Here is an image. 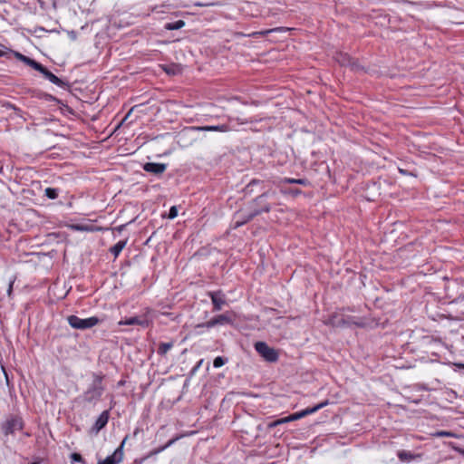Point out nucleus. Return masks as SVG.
<instances>
[{"mask_svg": "<svg viewBox=\"0 0 464 464\" xmlns=\"http://www.w3.org/2000/svg\"><path fill=\"white\" fill-rule=\"evenodd\" d=\"M277 204V197L276 190L267 189L259 196H257L252 203L251 210L247 215V218L242 221L237 220L234 224V228H237L253 218L270 211L273 205Z\"/></svg>", "mask_w": 464, "mask_h": 464, "instance_id": "nucleus-1", "label": "nucleus"}, {"mask_svg": "<svg viewBox=\"0 0 464 464\" xmlns=\"http://www.w3.org/2000/svg\"><path fill=\"white\" fill-rule=\"evenodd\" d=\"M103 378L104 375L102 373H92V382L82 395L84 402L96 404L101 400L105 391V387L102 383Z\"/></svg>", "mask_w": 464, "mask_h": 464, "instance_id": "nucleus-2", "label": "nucleus"}, {"mask_svg": "<svg viewBox=\"0 0 464 464\" xmlns=\"http://www.w3.org/2000/svg\"><path fill=\"white\" fill-rule=\"evenodd\" d=\"M68 324L74 329L85 330L97 325L102 322L97 316H92L86 319H82L77 315H69L67 317Z\"/></svg>", "mask_w": 464, "mask_h": 464, "instance_id": "nucleus-3", "label": "nucleus"}, {"mask_svg": "<svg viewBox=\"0 0 464 464\" xmlns=\"http://www.w3.org/2000/svg\"><path fill=\"white\" fill-rule=\"evenodd\" d=\"M23 429L24 421L23 419L18 415L9 416L1 425V430L5 436L12 435L16 430H21Z\"/></svg>", "mask_w": 464, "mask_h": 464, "instance_id": "nucleus-4", "label": "nucleus"}, {"mask_svg": "<svg viewBox=\"0 0 464 464\" xmlns=\"http://www.w3.org/2000/svg\"><path fill=\"white\" fill-rule=\"evenodd\" d=\"M255 349L265 359V361L268 362H276L278 361V352L275 348L270 347L266 343L256 342L255 343Z\"/></svg>", "mask_w": 464, "mask_h": 464, "instance_id": "nucleus-5", "label": "nucleus"}, {"mask_svg": "<svg viewBox=\"0 0 464 464\" xmlns=\"http://www.w3.org/2000/svg\"><path fill=\"white\" fill-rule=\"evenodd\" d=\"M327 404H328V400H325L324 401H323L321 403H318V404H316L314 407H309V408H306V409H304V410H303L301 411H297V412H295L293 414H290L283 421L286 422V421H294V420H300V419H302V418H304V417H305V416H307L309 414L316 412L317 411H319L320 409L324 408Z\"/></svg>", "mask_w": 464, "mask_h": 464, "instance_id": "nucleus-6", "label": "nucleus"}, {"mask_svg": "<svg viewBox=\"0 0 464 464\" xmlns=\"http://www.w3.org/2000/svg\"><path fill=\"white\" fill-rule=\"evenodd\" d=\"M128 440V436H126L121 441V445L114 450V452L108 456L105 459L100 460L97 464H118L123 459V447Z\"/></svg>", "mask_w": 464, "mask_h": 464, "instance_id": "nucleus-7", "label": "nucleus"}, {"mask_svg": "<svg viewBox=\"0 0 464 464\" xmlns=\"http://www.w3.org/2000/svg\"><path fill=\"white\" fill-rule=\"evenodd\" d=\"M335 59L342 66L351 67L352 69L359 68L358 61L353 59L348 53H338Z\"/></svg>", "mask_w": 464, "mask_h": 464, "instance_id": "nucleus-8", "label": "nucleus"}, {"mask_svg": "<svg viewBox=\"0 0 464 464\" xmlns=\"http://www.w3.org/2000/svg\"><path fill=\"white\" fill-rule=\"evenodd\" d=\"M143 169L147 172H150V173L155 175V176H160L167 169V164L156 163V162H147L143 165Z\"/></svg>", "mask_w": 464, "mask_h": 464, "instance_id": "nucleus-9", "label": "nucleus"}, {"mask_svg": "<svg viewBox=\"0 0 464 464\" xmlns=\"http://www.w3.org/2000/svg\"><path fill=\"white\" fill-rule=\"evenodd\" d=\"M41 68L42 69L38 70L37 72H41L44 76V78L49 80L51 82H53V84L59 86V87H63V88H65L66 86H68L63 80H61L56 75H54L52 72H50L43 64H41Z\"/></svg>", "mask_w": 464, "mask_h": 464, "instance_id": "nucleus-10", "label": "nucleus"}, {"mask_svg": "<svg viewBox=\"0 0 464 464\" xmlns=\"http://www.w3.org/2000/svg\"><path fill=\"white\" fill-rule=\"evenodd\" d=\"M120 325H140L142 327H148L150 321L145 317L133 316L119 322Z\"/></svg>", "mask_w": 464, "mask_h": 464, "instance_id": "nucleus-11", "label": "nucleus"}, {"mask_svg": "<svg viewBox=\"0 0 464 464\" xmlns=\"http://www.w3.org/2000/svg\"><path fill=\"white\" fill-rule=\"evenodd\" d=\"M109 417L110 415L108 411H102L96 420L94 425L92 427V431L97 434L101 430H102L107 425Z\"/></svg>", "mask_w": 464, "mask_h": 464, "instance_id": "nucleus-12", "label": "nucleus"}, {"mask_svg": "<svg viewBox=\"0 0 464 464\" xmlns=\"http://www.w3.org/2000/svg\"><path fill=\"white\" fill-rule=\"evenodd\" d=\"M228 322H229V319L227 316H225V315H218V316L214 317L211 320L208 321L207 323L198 324L196 327L197 328H199V327L211 328V327L216 326L218 324H227Z\"/></svg>", "mask_w": 464, "mask_h": 464, "instance_id": "nucleus-13", "label": "nucleus"}, {"mask_svg": "<svg viewBox=\"0 0 464 464\" xmlns=\"http://www.w3.org/2000/svg\"><path fill=\"white\" fill-rule=\"evenodd\" d=\"M239 9L246 15L257 16L259 14V10L254 2H246L243 6L239 7Z\"/></svg>", "mask_w": 464, "mask_h": 464, "instance_id": "nucleus-14", "label": "nucleus"}, {"mask_svg": "<svg viewBox=\"0 0 464 464\" xmlns=\"http://www.w3.org/2000/svg\"><path fill=\"white\" fill-rule=\"evenodd\" d=\"M181 438V436H176L174 438H172L171 440H169L165 445L160 447V448H157V449H154L152 450L151 451H150L148 453V455L146 456V458H150L154 455H157L160 452H162L163 450H165L167 448L170 447L171 445H173L177 440H179V439Z\"/></svg>", "mask_w": 464, "mask_h": 464, "instance_id": "nucleus-15", "label": "nucleus"}, {"mask_svg": "<svg viewBox=\"0 0 464 464\" xmlns=\"http://www.w3.org/2000/svg\"><path fill=\"white\" fill-rule=\"evenodd\" d=\"M283 28H274V29H270V30H266V31H260V32H252L250 34H242V33H238V32H234V36H256V35H266V34H268L272 32H276V31H279V30H282Z\"/></svg>", "mask_w": 464, "mask_h": 464, "instance_id": "nucleus-16", "label": "nucleus"}, {"mask_svg": "<svg viewBox=\"0 0 464 464\" xmlns=\"http://www.w3.org/2000/svg\"><path fill=\"white\" fill-rule=\"evenodd\" d=\"M174 346V342L160 343L158 347V354L164 356Z\"/></svg>", "mask_w": 464, "mask_h": 464, "instance_id": "nucleus-17", "label": "nucleus"}, {"mask_svg": "<svg viewBox=\"0 0 464 464\" xmlns=\"http://www.w3.org/2000/svg\"><path fill=\"white\" fill-rule=\"evenodd\" d=\"M127 240H121L110 248V252L117 257L122 249L125 247Z\"/></svg>", "mask_w": 464, "mask_h": 464, "instance_id": "nucleus-18", "label": "nucleus"}, {"mask_svg": "<svg viewBox=\"0 0 464 464\" xmlns=\"http://www.w3.org/2000/svg\"><path fill=\"white\" fill-rule=\"evenodd\" d=\"M264 181L259 179H252L249 183L242 189L246 194H250L254 191V187L263 186Z\"/></svg>", "mask_w": 464, "mask_h": 464, "instance_id": "nucleus-19", "label": "nucleus"}, {"mask_svg": "<svg viewBox=\"0 0 464 464\" xmlns=\"http://www.w3.org/2000/svg\"><path fill=\"white\" fill-rule=\"evenodd\" d=\"M340 314L338 313H333L329 315L328 319L325 321L326 325H331L333 327H339L340 322H339Z\"/></svg>", "mask_w": 464, "mask_h": 464, "instance_id": "nucleus-20", "label": "nucleus"}, {"mask_svg": "<svg viewBox=\"0 0 464 464\" xmlns=\"http://www.w3.org/2000/svg\"><path fill=\"white\" fill-rule=\"evenodd\" d=\"M185 25V22L183 20H178L172 23H167L164 26L166 30H179L181 29Z\"/></svg>", "mask_w": 464, "mask_h": 464, "instance_id": "nucleus-21", "label": "nucleus"}, {"mask_svg": "<svg viewBox=\"0 0 464 464\" xmlns=\"http://www.w3.org/2000/svg\"><path fill=\"white\" fill-rule=\"evenodd\" d=\"M397 456L401 461L408 462L414 459V455L411 451L400 450Z\"/></svg>", "mask_w": 464, "mask_h": 464, "instance_id": "nucleus-22", "label": "nucleus"}, {"mask_svg": "<svg viewBox=\"0 0 464 464\" xmlns=\"http://www.w3.org/2000/svg\"><path fill=\"white\" fill-rule=\"evenodd\" d=\"M284 183L288 184H300L303 186H308L310 184L309 180L306 179H292V178H285L283 179Z\"/></svg>", "mask_w": 464, "mask_h": 464, "instance_id": "nucleus-23", "label": "nucleus"}, {"mask_svg": "<svg viewBox=\"0 0 464 464\" xmlns=\"http://www.w3.org/2000/svg\"><path fill=\"white\" fill-rule=\"evenodd\" d=\"M23 63L30 67H32L33 69H34L35 71H38L41 68V63L36 62L35 60L28 57V56H24V58H23Z\"/></svg>", "mask_w": 464, "mask_h": 464, "instance_id": "nucleus-24", "label": "nucleus"}, {"mask_svg": "<svg viewBox=\"0 0 464 464\" xmlns=\"http://www.w3.org/2000/svg\"><path fill=\"white\" fill-rule=\"evenodd\" d=\"M72 229L76 230V231H89V232H93V231H96L98 230V228H96L95 227L92 226V225H82V224H75V225H72Z\"/></svg>", "mask_w": 464, "mask_h": 464, "instance_id": "nucleus-25", "label": "nucleus"}, {"mask_svg": "<svg viewBox=\"0 0 464 464\" xmlns=\"http://www.w3.org/2000/svg\"><path fill=\"white\" fill-rule=\"evenodd\" d=\"M60 190L55 188H46L44 189V195L50 199H55L59 196Z\"/></svg>", "mask_w": 464, "mask_h": 464, "instance_id": "nucleus-26", "label": "nucleus"}, {"mask_svg": "<svg viewBox=\"0 0 464 464\" xmlns=\"http://www.w3.org/2000/svg\"><path fill=\"white\" fill-rule=\"evenodd\" d=\"M207 130H219V131H228L229 126L227 124L216 125V126H208L204 128Z\"/></svg>", "mask_w": 464, "mask_h": 464, "instance_id": "nucleus-27", "label": "nucleus"}, {"mask_svg": "<svg viewBox=\"0 0 464 464\" xmlns=\"http://www.w3.org/2000/svg\"><path fill=\"white\" fill-rule=\"evenodd\" d=\"M227 362V359L223 358L221 356H218L214 359L213 366L215 368H219V367L223 366Z\"/></svg>", "mask_w": 464, "mask_h": 464, "instance_id": "nucleus-28", "label": "nucleus"}, {"mask_svg": "<svg viewBox=\"0 0 464 464\" xmlns=\"http://www.w3.org/2000/svg\"><path fill=\"white\" fill-rule=\"evenodd\" d=\"M71 459H72V462H73V461H75V462H82V463H84V462H85V461H84V459H83V458L82 457V455H81V454H79V453H72V454L71 455Z\"/></svg>", "mask_w": 464, "mask_h": 464, "instance_id": "nucleus-29", "label": "nucleus"}, {"mask_svg": "<svg viewBox=\"0 0 464 464\" xmlns=\"http://www.w3.org/2000/svg\"><path fill=\"white\" fill-rule=\"evenodd\" d=\"M284 192L292 195L293 197H297L302 193L301 189L299 188H289L287 190H285Z\"/></svg>", "mask_w": 464, "mask_h": 464, "instance_id": "nucleus-30", "label": "nucleus"}, {"mask_svg": "<svg viewBox=\"0 0 464 464\" xmlns=\"http://www.w3.org/2000/svg\"><path fill=\"white\" fill-rule=\"evenodd\" d=\"M339 322H340L339 327H343V326H347V325L351 324L349 318H344L343 315H342V314H340Z\"/></svg>", "mask_w": 464, "mask_h": 464, "instance_id": "nucleus-31", "label": "nucleus"}, {"mask_svg": "<svg viewBox=\"0 0 464 464\" xmlns=\"http://www.w3.org/2000/svg\"><path fill=\"white\" fill-rule=\"evenodd\" d=\"M178 216V209H177V207L173 206L170 208L169 211V215H168V218H170V219H173L175 218L176 217Z\"/></svg>", "mask_w": 464, "mask_h": 464, "instance_id": "nucleus-32", "label": "nucleus"}, {"mask_svg": "<svg viewBox=\"0 0 464 464\" xmlns=\"http://www.w3.org/2000/svg\"><path fill=\"white\" fill-rule=\"evenodd\" d=\"M137 106H133L129 111L128 113L125 115V117L122 119L121 124H124L128 120L129 118H130V115L132 113V111L135 110Z\"/></svg>", "mask_w": 464, "mask_h": 464, "instance_id": "nucleus-33", "label": "nucleus"}, {"mask_svg": "<svg viewBox=\"0 0 464 464\" xmlns=\"http://www.w3.org/2000/svg\"><path fill=\"white\" fill-rule=\"evenodd\" d=\"M127 225L128 224H122L121 226H118V227H114L113 229L116 230L117 232L121 233V231H123L125 229Z\"/></svg>", "mask_w": 464, "mask_h": 464, "instance_id": "nucleus-34", "label": "nucleus"}, {"mask_svg": "<svg viewBox=\"0 0 464 464\" xmlns=\"http://www.w3.org/2000/svg\"><path fill=\"white\" fill-rule=\"evenodd\" d=\"M213 304L217 309H220V303L218 301L216 297H212Z\"/></svg>", "mask_w": 464, "mask_h": 464, "instance_id": "nucleus-35", "label": "nucleus"}, {"mask_svg": "<svg viewBox=\"0 0 464 464\" xmlns=\"http://www.w3.org/2000/svg\"><path fill=\"white\" fill-rule=\"evenodd\" d=\"M5 107H6V108L13 109V110H14V111H19V109H18V108H16V106H15V105H14V104H12V103H9V102H7V103H6Z\"/></svg>", "mask_w": 464, "mask_h": 464, "instance_id": "nucleus-36", "label": "nucleus"}, {"mask_svg": "<svg viewBox=\"0 0 464 464\" xmlns=\"http://www.w3.org/2000/svg\"><path fill=\"white\" fill-rule=\"evenodd\" d=\"M24 56H25V55H24V54H22V53H15V57H16L19 61H21V62H23V58H24Z\"/></svg>", "mask_w": 464, "mask_h": 464, "instance_id": "nucleus-37", "label": "nucleus"}, {"mask_svg": "<svg viewBox=\"0 0 464 464\" xmlns=\"http://www.w3.org/2000/svg\"><path fill=\"white\" fill-rule=\"evenodd\" d=\"M399 171H400V173H401L403 175H411V173H410L408 170L401 169V168H399Z\"/></svg>", "mask_w": 464, "mask_h": 464, "instance_id": "nucleus-38", "label": "nucleus"}, {"mask_svg": "<svg viewBox=\"0 0 464 464\" xmlns=\"http://www.w3.org/2000/svg\"><path fill=\"white\" fill-rule=\"evenodd\" d=\"M438 434H439V436H441V437H449V436H450V433L448 432V431H441V432H440Z\"/></svg>", "mask_w": 464, "mask_h": 464, "instance_id": "nucleus-39", "label": "nucleus"}, {"mask_svg": "<svg viewBox=\"0 0 464 464\" xmlns=\"http://www.w3.org/2000/svg\"><path fill=\"white\" fill-rule=\"evenodd\" d=\"M148 458L144 457L140 459H135L134 463L135 464H141L145 459H147Z\"/></svg>", "mask_w": 464, "mask_h": 464, "instance_id": "nucleus-40", "label": "nucleus"}, {"mask_svg": "<svg viewBox=\"0 0 464 464\" xmlns=\"http://www.w3.org/2000/svg\"><path fill=\"white\" fill-rule=\"evenodd\" d=\"M12 289H13V283L10 284L9 285V288H8V295H10L11 293H12Z\"/></svg>", "mask_w": 464, "mask_h": 464, "instance_id": "nucleus-41", "label": "nucleus"}, {"mask_svg": "<svg viewBox=\"0 0 464 464\" xmlns=\"http://www.w3.org/2000/svg\"><path fill=\"white\" fill-rule=\"evenodd\" d=\"M457 365H458V367H459V368H463V369H464V364L459 363V364H457Z\"/></svg>", "mask_w": 464, "mask_h": 464, "instance_id": "nucleus-42", "label": "nucleus"}, {"mask_svg": "<svg viewBox=\"0 0 464 464\" xmlns=\"http://www.w3.org/2000/svg\"><path fill=\"white\" fill-rule=\"evenodd\" d=\"M4 52L0 50V57L3 56Z\"/></svg>", "mask_w": 464, "mask_h": 464, "instance_id": "nucleus-43", "label": "nucleus"}, {"mask_svg": "<svg viewBox=\"0 0 464 464\" xmlns=\"http://www.w3.org/2000/svg\"><path fill=\"white\" fill-rule=\"evenodd\" d=\"M30 464H39V463H38V462H32V463H30Z\"/></svg>", "mask_w": 464, "mask_h": 464, "instance_id": "nucleus-44", "label": "nucleus"}]
</instances>
